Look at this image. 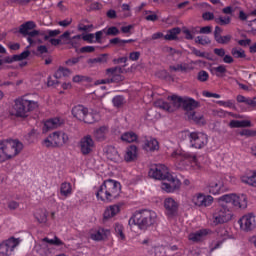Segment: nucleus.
Instances as JSON below:
<instances>
[{
	"mask_svg": "<svg viewBox=\"0 0 256 256\" xmlns=\"http://www.w3.org/2000/svg\"><path fill=\"white\" fill-rule=\"evenodd\" d=\"M123 230H124L123 225L115 224L114 231H115L116 237H118V239H120L121 241H125V233H123Z\"/></svg>",
	"mask_w": 256,
	"mask_h": 256,
	"instance_id": "obj_45",
	"label": "nucleus"
},
{
	"mask_svg": "<svg viewBox=\"0 0 256 256\" xmlns=\"http://www.w3.org/2000/svg\"><path fill=\"white\" fill-rule=\"evenodd\" d=\"M206 189L211 195H221V193L227 191V187H225L223 181L215 178H210L206 184Z\"/></svg>",
	"mask_w": 256,
	"mask_h": 256,
	"instance_id": "obj_18",
	"label": "nucleus"
},
{
	"mask_svg": "<svg viewBox=\"0 0 256 256\" xmlns=\"http://www.w3.org/2000/svg\"><path fill=\"white\" fill-rule=\"evenodd\" d=\"M190 201L194 207H211L213 205L214 198L211 195H205L202 192H198L191 196Z\"/></svg>",
	"mask_w": 256,
	"mask_h": 256,
	"instance_id": "obj_14",
	"label": "nucleus"
},
{
	"mask_svg": "<svg viewBox=\"0 0 256 256\" xmlns=\"http://www.w3.org/2000/svg\"><path fill=\"white\" fill-rule=\"evenodd\" d=\"M82 36L81 34L75 35L73 37L70 38L69 42H64L65 45H71V47H77L82 40Z\"/></svg>",
	"mask_w": 256,
	"mask_h": 256,
	"instance_id": "obj_43",
	"label": "nucleus"
},
{
	"mask_svg": "<svg viewBox=\"0 0 256 256\" xmlns=\"http://www.w3.org/2000/svg\"><path fill=\"white\" fill-rule=\"evenodd\" d=\"M165 181H169V183H162V189L166 193H175L181 187V182L173 176L172 179H165Z\"/></svg>",
	"mask_w": 256,
	"mask_h": 256,
	"instance_id": "obj_21",
	"label": "nucleus"
},
{
	"mask_svg": "<svg viewBox=\"0 0 256 256\" xmlns=\"http://www.w3.org/2000/svg\"><path fill=\"white\" fill-rule=\"evenodd\" d=\"M72 115L78 121H83L91 125L97 121V113L89 112V109L83 105H76L72 108Z\"/></svg>",
	"mask_w": 256,
	"mask_h": 256,
	"instance_id": "obj_7",
	"label": "nucleus"
},
{
	"mask_svg": "<svg viewBox=\"0 0 256 256\" xmlns=\"http://www.w3.org/2000/svg\"><path fill=\"white\" fill-rule=\"evenodd\" d=\"M171 159L175 164L176 169L183 171L189 169L191 165L197 163V156L183 152L181 150H175L171 154Z\"/></svg>",
	"mask_w": 256,
	"mask_h": 256,
	"instance_id": "obj_5",
	"label": "nucleus"
},
{
	"mask_svg": "<svg viewBox=\"0 0 256 256\" xmlns=\"http://www.w3.org/2000/svg\"><path fill=\"white\" fill-rule=\"evenodd\" d=\"M170 102H165L164 100L156 101V107L167 111L168 113H173V111H177L179 107H183L184 98L179 97L177 95H172L168 97Z\"/></svg>",
	"mask_w": 256,
	"mask_h": 256,
	"instance_id": "obj_8",
	"label": "nucleus"
},
{
	"mask_svg": "<svg viewBox=\"0 0 256 256\" xmlns=\"http://www.w3.org/2000/svg\"><path fill=\"white\" fill-rule=\"evenodd\" d=\"M209 235V229H200L196 232H192L189 234L188 239L193 243H199L205 239Z\"/></svg>",
	"mask_w": 256,
	"mask_h": 256,
	"instance_id": "obj_22",
	"label": "nucleus"
},
{
	"mask_svg": "<svg viewBox=\"0 0 256 256\" xmlns=\"http://www.w3.org/2000/svg\"><path fill=\"white\" fill-rule=\"evenodd\" d=\"M169 69L170 71L187 73V71H191V66L188 63H180L170 66Z\"/></svg>",
	"mask_w": 256,
	"mask_h": 256,
	"instance_id": "obj_31",
	"label": "nucleus"
},
{
	"mask_svg": "<svg viewBox=\"0 0 256 256\" xmlns=\"http://www.w3.org/2000/svg\"><path fill=\"white\" fill-rule=\"evenodd\" d=\"M71 23H73V18H66L64 20L59 21L58 25L60 27H69V25H71Z\"/></svg>",
	"mask_w": 256,
	"mask_h": 256,
	"instance_id": "obj_58",
	"label": "nucleus"
},
{
	"mask_svg": "<svg viewBox=\"0 0 256 256\" xmlns=\"http://www.w3.org/2000/svg\"><path fill=\"white\" fill-rule=\"evenodd\" d=\"M65 63L68 67H73V65H77V63H79V57L70 58Z\"/></svg>",
	"mask_w": 256,
	"mask_h": 256,
	"instance_id": "obj_62",
	"label": "nucleus"
},
{
	"mask_svg": "<svg viewBox=\"0 0 256 256\" xmlns=\"http://www.w3.org/2000/svg\"><path fill=\"white\" fill-rule=\"evenodd\" d=\"M164 213L168 219H173L174 217H177V214L179 213V201L168 197L164 200Z\"/></svg>",
	"mask_w": 256,
	"mask_h": 256,
	"instance_id": "obj_17",
	"label": "nucleus"
},
{
	"mask_svg": "<svg viewBox=\"0 0 256 256\" xmlns=\"http://www.w3.org/2000/svg\"><path fill=\"white\" fill-rule=\"evenodd\" d=\"M47 35L44 34V41H49L50 37H57V35H61V30H47Z\"/></svg>",
	"mask_w": 256,
	"mask_h": 256,
	"instance_id": "obj_50",
	"label": "nucleus"
},
{
	"mask_svg": "<svg viewBox=\"0 0 256 256\" xmlns=\"http://www.w3.org/2000/svg\"><path fill=\"white\" fill-rule=\"evenodd\" d=\"M242 183L256 187V171L251 176H241Z\"/></svg>",
	"mask_w": 256,
	"mask_h": 256,
	"instance_id": "obj_37",
	"label": "nucleus"
},
{
	"mask_svg": "<svg viewBox=\"0 0 256 256\" xmlns=\"http://www.w3.org/2000/svg\"><path fill=\"white\" fill-rule=\"evenodd\" d=\"M241 137H256V130L244 129L240 132Z\"/></svg>",
	"mask_w": 256,
	"mask_h": 256,
	"instance_id": "obj_54",
	"label": "nucleus"
},
{
	"mask_svg": "<svg viewBox=\"0 0 256 256\" xmlns=\"http://www.w3.org/2000/svg\"><path fill=\"white\" fill-rule=\"evenodd\" d=\"M89 63H107V54H102L96 58L89 59Z\"/></svg>",
	"mask_w": 256,
	"mask_h": 256,
	"instance_id": "obj_52",
	"label": "nucleus"
},
{
	"mask_svg": "<svg viewBox=\"0 0 256 256\" xmlns=\"http://www.w3.org/2000/svg\"><path fill=\"white\" fill-rule=\"evenodd\" d=\"M122 141H125V143H135L137 141L138 136L135 132H125L121 135Z\"/></svg>",
	"mask_w": 256,
	"mask_h": 256,
	"instance_id": "obj_36",
	"label": "nucleus"
},
{
	"mask_svg": "<svg viewBox=\"0 0 256 256\" xmlns=\"http://www.w3.org/2000/svg\"><path fill=\"white\" fill-rule=\"evenodd\" d=\"M23 151V143L19 140H4L0 142V163L13 159Z\"/></svg>",
	"mask_w": 256,
	"mask_h": 256,
	"instance_id": "obj_3",
	"label": "nucleus"
},
{
	"mask_svg": "<svg viewBox=\"0 0 256 256\" xmlns=\"http://www.w3.org/2000/svg\"><path fill=\"white\" fill-rule=\"evenodd\" d=\"M112 103L114 107H121L123 103H125V98H123V96H115L112 99Z\"/></svg>",
	"mask_w": 256,
	"mask_h": 256,
	"instance_id": "obj_53",
	"label": "nucleus"
},
{
	"mask_svg": "<svg viewBox=\"0 0 256 256\" xmlns=\"http://www.w3.org/2000/svg\"><path fill=\"white\" fill-rule=\"evenodd\" d=\"M121 211V206L115 204L111 205L104 211V219H112V217H115L119 212Z\"/></svg>",
	"mask_w": 256,
	"mask_h": 256,
	"instance_id": "obj_29",
	"label": "nucleus"
},
{
	"mask_svg": "<svg viewBox=\"0 0 256 256\" xmlns=\"http://www.w3.org/2000/svg\"><path fill=\"white\" fill-rule=\"evenodd\" d=\"M63 123V120L59 117L50 118L44 122L43 133H47V131L51 129H57Z\"/></svg>",
	"mask_w": 256,
	"mask_h": 256,
	"instance_id": "obj_23",
	"label": "nucleus"
},
{
	"mask_svg": "<svg viewBox=\"0 0 256 256\" xmlns=\"http://www.w3.org/2000/svg\"><path fill=\"white\" fill-rule=\"evenodd\" d=\"M231 55L235 59H245L247 57V55L245 54V50L237 47L232 48Z\"/></svg>",
	"mask_w": 256,
	"mask_h": 256,
	"instance_id": "obj_40",
	"label": "nucleus"
},
{
	"mask_svg": "<svg viewBox=\"0 0 256 256\" xmlns=\"http://www.w3.org/2000/svg\"><path fill=\"white\" fill-rule=\"evenodd\" d=\"M93 25H85L83 23L78 24V31H89V29H92Z\"/></svg>",
	"mask_w": 256,
	"mask_h": 256,
	"instance_id": "obj_64",
	"label": "nucleus"
},
{
	"mask_svg": "<svg viewBox=\"0 0 256 256\" xmlns=\"http://www.w3.org/2000/svg\"><path fill=\"white\" fill-rule=\"evenodd\" d=\"M139 57H141V52L134 51L129 54L130 61H139Z\"/></svg>",
	"mask_w": 256,
	"mask_h": 256,
	"instance_id": "obj_59",
	"label": "nucleus"
},
{
	"mask_svg": "<svg viewBox=\"0 0 256 256\" xmlns=\"http://www.w3.org/2000/svg\"><path fill=\"white\" fill-rule=\"evenodd\" d=\"M220 201H223L224 203H231L238 209H247V195L245 194H225L220 197Z\"/></svg>",
	"mask_w": 256,
	"mask_h": 256,
	"instance_id": "obj_10",
	"label": "nucleus"
},
{
	"mask_svg": "<svg viewBox=\"0 0 256 256\" xmlns=\"http://www.w3.org/2000/svg\"><path fill=\"white\" fill-rule=\"evenodd\" d=\"M232 39H233V36L231 34H228L225 36L218 37L216 42L219 43L220 45H227V43H230Z\"/></svg>",
	"mask_w": 256,
	"mask_h": 256,
	"instance_id": "obj_48",
	"label": "nucleus"
},
{
	"mask_svg": "<svg viewBox=\"0 0 256 256\" xmlns=\"http://www.w3.org/2000/svg\"><path fill=\"white\" fill-rule=\"evenodd\" d=\"M149 176L153 179L165 181V179H173V175L169 173V168L165 164H156L149 170Z\"/></svg>",
	"mask_w": 256,
	"mask_h": 256,
	"instance_id": "obj_13",
	"label": "nucleus"
},
{
	"mask_svg": "<svg viewBox=\"0 0 256 256\" xmlns=\"http://www.w3.org/2000/svg\"><path fill=\"white\" fill-rule=\"evenodd\" d=\"M147 13H151L150 15H147ZM146 21H152L153 23L155 21H158L159 20V16H157V14L153 13L152 11H146Z\"/></svg>",
	"mask_w": 256,
	"mask_h": 256,
	"instance_id": "obj_55",
	"label": "nucleus"
},
{
	"mask_svg": "<svg viewBox=\"0 0 256 256\" xmlns=\"http://www.w3.org/2000/svg\"><path fill=\"white\" fill-rule=\"evenodd\" d=\"M107 133H109V127L101 126L94 130L93 135L96 141H105V139H107Z\"/></svg>",
	"mask_w": 256,
	"mask_h": 256,
	"instance_id": "obj_26",
	"label": "nucleus"
},
{
	"mask_svg": "<svg viewBox=\"0 0 256 256\" xmlns=\"http://www.w3.org/2000/svg\"><path fill=\"white\" fill-rule=\"evenodd\" d=\"M83 41H87V43H95V34H86L82 36Z\"/></svg>",
	"mask_w": 256,
	"mask_h": 256,
	"instance_id": "obj_60",
	"label": "nucleus"
},
{
	"mask_svg": "<svg viewBox=\"0 0 256 256\" xmlns=\"http://www.w3.org/2000/svg\"><path fill=\"white\" fill-rule=\"evenodd\" d=\"M111 235V231L106 228H98L90 231L92 241H105Z\"/></svg>",
	"mask_w": 256,
	"mask_h": 256,
	"instance_id": "obj_20",
	"label": "nucleus"
},
{
	"mask_svg": "<svg viewBox=\"0 0 256 256\" xmlns=\"http://www.w3.org/2000/svg\"><path fill=\"white\" fill-rule=\"evenodd\" d=\"M202 18L204 21H213V19H215V14L212 12H205L202 14Z\"/></svg>",
	"mask_w": 256,
	"mask_h": 256,
	"instance_id": "obj_61",
	"label": "nucleus"
},
{
	"mask_svg": "<svg viewBox=\"0 0 256 256\" xmlns=\"http://www.w3.org/2000/svg\"><path fill=\"white\" fill-rule=\"evenodd\" d=\"M181 33V28L176 27L168 30V33L164 36L166 41H175L177 39V35Z\"/></svg>",
	"mask_w": 256,
	"mask_h": 256,
	"instance_id": "obj_35",
	"label": "nucleus"
},
{
	"mask_svg": "<svg viewBox=\"0 0 256 256\" xmlns=\"http://www.w3.org/2000/svg\"><path fill=\"white\" fill-rule=\"evenodd\" d=\"M238 224L241 231L249 233L256 228V216L253 213L245 214L238 220Z\"/></svg>",
	"mask_w": 256,
	"mask_h": 256,
	"instance_id": "obj_16",
	"label": "nucleus"
},
{
	"mask_svg": "<svg viewBox=\"0 0 256 256\" xmlns=\"http://www.w3.org/2000/svg\"><path fill=\"white\" fill-rule=\"evenodd\" d=\"M202 95L203 97H208V98L213 97L214 99H221L220 94L209 92V91H203Z\"/></svg>",
	"mask_w": 256,
	"mask_h": 256,
	"instance_id": "obj_57",
	"label": "nucleus"
},
{
	"mask_svg": "<svg viewBox=\"0 0 256 256\" xmlns=\"http://www.w3.org/2000/svg\"><path fill=\"white\" fill-rule=\"evenodd\" d=\"M51 245H55L56 247H61L63 245V241L55 236L53 239H49L48 237L43 238L40 241V247L44 251V255H51L52 249Z\"/></svg>",
	"mask_w": 256,
	"mask_h": 256,
	"instance_id": "obj_19",
	"label": "nucleus"
},
{
	"mask_svg": "<svg viewBox=\"0 0 256 256\" xmlns=\"http://www.w3.org/2000/svg\"><path fill=\"white\" fill-rule=\"evenodd\" d=\"M69 141V136L65 132H53L43 141L45 147H61Z\"/></svg>",
	"mask_w": 256,
	"mask_h": 256,
	"instance_id": "obj_9",
	"label": "nucleus"
},
{
	"mask_svg": "<svg viewBox=\"0 0 256 256\" xmlns=\"http://www.w3.org/2000/svg\"><path fill=\"white\" fill-rule=\"evenodd\" d=\"M37 27V24L33 21H27L20 25L19 27V33L20 35H23V37H27L29 35V31L35 29Z\"/></svg>",
	"mask_w": 256,
	"mask_h": 256,
	"instance_id": "obj_27",
	"label": "nucleus"
},
{
	"mask_svg": "<svg viewBox=\"0 0 256 256\" xmlns=\"http://www.w3.org/2000/svg\"><path fill=\"white\" fill-rule=\"evenodd\" d=\"M198 105L199 103L193 98H184L182 102V107L187 113L194 112V109H197Z\"/></svg>",
	"mask_w": 256,
	"mask_h": 256,
	"instance_id": "obj_25",
	"label": "nucleus"
},
{
	"mask_svg": "<svg viewBox=\"0 0 256 256\" xmlns=\"http://www.w3.org/2000/svg\"><path fill=\"white\" fill-rule=\"evenodd\" d=\"M60 193L62 197H69L73 193V188L71 187V183L63 182L60 186Z\"/></svg>",
	"mask_w": 256,
	"mask_h": 256,
	"instance_id": "obj_32",
	"label": "nucleus"
},
{
	"mask_svg": "<svg viewBox=\"0 0 256 256\" xmlns=\"http://www.w3.org/2000/svg\"><path fill=\"white\" fill-rule=\"evenodd\" d=\"M212 71H214L216 77H223L227 73V67L225 65H219L218 67L212 68Z\"/></svg>",
	"mask_w": 256,
	"mask_h": 256,
	"instance_id": "obj_46",
	"label": "nucleus"
},
{
	"mask_svg": "<svg viewBox=\"0 0 256 256\" xmlns=\"http://www.w3.org/2000/svg\"><path fill=\"white\" fill-rule=\"evenodd\" d=\"M137 146L131 145L127 148L124 159L127 163H131V161H135L137 159Z\"/></svg>",
	"mask_w": 256,
	"mask_h": 256,
	"instance_id": "obj_28",
	"label": "nucleus"
},
{
	"mask_svg": "<svg viewBox=\"0 0 256 256\" xmlns=\"http://www.w3.org/2000/svg\"><path fill=\"white\" fill-rule=\"evenodd\" d=\"M195 43H198L199 45H209L211 43V39L207 36H197Z\"/></svg>",
	"mask_w": 256,
	"mask_h": 256,
	"instance_id": "obj_51",
	"label": "nucleus"
},
{
	"mask_svg": "<svg viewBox=\"0 0 256 256\" xmlns=\"http://www.w3.org/2000/svg\"><path fill=\"white\" fill-rule=\"evenodd\" d=\"M31 55V51L25 50L20 54H15L12 57L6 58V63H15V61H24Z\"/></svg>",
	"mask_w": 256,
	"mask_h": 256,
	"instance_id": "obj_30",
	"label": "nucleus"
},
{
	"mask_svg": "<svg viewBox=\"0 0 256 256\" xmlns=\"http://www.w3.org/2000/svg\"><path fill=\"white\" fill-rule=\"evenodd\" d=\"M35 219L38 223L45 224L47 223V210L39 209L34 214Z\"/></svg>",
	"mask_w": 256,
	"mask_h": 256,
	"instance_id": "obj_34",
	"label": "nucleus"
},
{
	"mask_svg": "<svg viewBox=\"0 0 256 256\" xmlns=\"http://www.w3.org/2000/svg\"><path fill=\"white\" fill-rule=\"evenodd\" d=\"M143 149L147 152L159 151V141L153 137L146 138L143 144Z\"/></svg>",
	"mask_w": 256,
	"mask_h": 256,
	"instance_id": "obj_24",
	"label": "nucleus"
},
{
	"mask_svg": "<svg viewBox=\"0 0 256 256\" xmlns=\"http://www.w3.org/2000/svg\"><path fill=\"white\" fill-rule=\"evenodd\" d=\"M216 104L219 105L220 107H225L227 109H233L235 107L234 100H228V101L218 100L216 101Z\"/></svg>",
	"mask_w": 256,
	"mask_h": 256,
	"instance_id": "obj_47",
	"label": "nucleus"
},
{
	"mask_svg": "<svg viewBox=\"0 0 256 256\" xmlns=\"http://www.w3.org/2000/svg\"><path fill=\"white\" fill-rule=\"evenodd\" d=\"M197 79L200 83H205L206 81H209V73L205 70H201L198 72Z\"/></svg>",
	"mask_w": 256,
	"mask_h": 256,
	"instance_id": "obj_49",
	"label": "nucleus"
},
{
	"mask_svg": "<svg viewBox=\"0 0 256 256\" xmlns=\"http://www.w3.org/2000/svg\"><path fill=\"white\" fill-rule=\"evenodd\" d=\"M215 23L217 25L225 26L231 24V17L230 16H219L215 18Z\"/></svg>",
	"mask_w": 256,
	"mask_h": 256,
	"instance_id": "obj_44",
	"label": "nucleus"
},
{
	"mask_svg": "<svg viewBox=\"0 0 256 256\" xmlns=\"http://www.w3.org/2000/svg\"><path fill=\"white\" fill-rule=\"evenodd\" d=\"M38 35H45V32H41L39 30H32L27 34V42L29 43V46H27V49H29V47H31V45H35V41L33 40V38L38 37Z\"/></svg>",
	"mask_w": 256,
	"mask_h": 256,
	"instance_id": "obj_33",
	"label": "nucleus"
},
{
	"mask_svg": "<svg viewBox=\"0 0 256 256\" xmlns=\"http://www.w3.org/2000/svg\"><path fill=\"white\" fill-rule=\"evenodd\" d=\"M119 193H121V183L109 179L99 187L96 197L100 201H113L119 197Z\"/></svg>",
	"mask_w": 256,
	"mask_h": 256,
	"instance_id": "obj_2",
	"label": "nucleus"
},
{
	"mask_svg": "<svg viewBox=\"0 0 256 256\" xmlns=\"http://www.w3.org/2000/svg\"><path fill=\"white\" fill-rule=\"evenodd\" d=\"M78 147L82 155H91V153L95 151V140H93L91 135L87 134L80 139Z\"/></svg>",
	"mask_w": 256,
	"mask_h": 256,
	"instance_id": "obj_15",
	"label": "nucleus"
},
{
	"mask_svg": "<svg viewBox=\"0 0 256 256\" xmlns=\"http://www.w3.org/2000/svg\"><path fill=\"white\" fill-rule=\"evenodd\" d=\"M187 117L190 121H194V123H203V115L197 114L194 112H187Z\"/></svg>",
	"mask_w": 256,
	"mask_h": 256,
	"instance_id": "obj_41",
	"label": "nucleus"
},
{
	"mask_svg": "<svg viewBox=\"0 0 256 256\" xmlns=\"http://www.w3.org/2000/svg\"><path fill=\"white\" fill-rule=\"evenodd\" d=\"M188 138L192 149H203L209 143V137L203 132H191Z\"/></svg>",
	"mask_w": 256,
	"mask_h": 256,
	"instance_id": "obj_12",
	"label": "nucleus"
},
{
	"mask_svg": "<svg viewBox=\"0 0 256 256\" xmlns=\"http://www.w3.org/2000/svg\"><path fill=\"white\" fill-rule=\"evenodd\" d=\"M233 219V211L230 210L227 204H222L212 214V225L213 227H217V225H223L225 223H229Z\"/></svg>",
	"mask_w": 256,
	"mask_h": 256,
	"instance_id": "obj_6",
	"label": "nucleus"
},
{
	"mask_svg": "<svg viewBox=\"0 0 256 256\" xmlns=\"http://www.w3.org/2000/svg\"><path fill=\"white\" fill-rule=\"evenodd\" d=\"M70 75L71 70L63 66H60L58 70L55 72L54 77H56V79H61V77H69Z\"/></svg>",
	"mask_w": 256,
	"mask_h": 256,
	"instance_id": "obj_39",
	"label": "nucleus"
},
{
	"mask_svg": "<svg viewBox=\"0 0 256 256\" xmlns=\"http://www.w3.org/2000/svg\"><path fill=\"white\" fill-rule=\"evenodd\" d=\"M60 40L64 41V43H69V41H71V32L65 31L63 34L60 35Z\"/></svg>",
	"mask_w": 256,
	"mask_h": 256,
	"instance_id": "obj_56",
	"label": "nucleus"
},
{
	"mask_svg": "<svg viewBox=\"0 0 256 256\" xmlns=\"http://www.w3.org/2000/svg\"><path fill=\"white\" fill-rule=\"evenodd\" d=\"M33 97H35V94H27L15 99L11 115L25 119L29 113L39 109V102L33 100Z\"/></svg>",
	"mask_w": 256,
	"mask_h": 256,
	"instance_id": "obj_1",
	"label": "nucleus"
},
{
	"mask_svg": "<svg viewBox=\"0 0 256 256\" xmlns=\"http://www.w3.org/2000/svg\"><path fill=\"white\" fill-rule=\"evenodd\" d=\"M256 98L254 99H251V98H247L243 95H238L236 97V100L238 103H245V105H249L250 107H256V101H255Z\"/></svg>",
	"mask_w": 256,
	"mask_h": 256,
	"instance_id": "obj_38",
	"label": "nucleus"
},
{
	"mask_svg": "<svg viewBox=\"0 0 256 256\" xmlns=\"http://www.w3.org/2000/svg\"><path fill=\"white\" fill-rule=\"evenodd\" d=\"M156 217L157 215L155 212L151 210H140L134 213V215L129 219L128 224L130 227L137 225V227L143 230L147 229V227H150V225H153V223H155Z\"/></svg>",
	"mask_w": 256,
	"mask_h": 256,
	"instance_id": "obj_4",
	"label": "nucleus"
},
{
	"mask_svg": "<svg viewBox=\"0 0 256 256\" xmlns=\"http://www.w3.org/2000/svg\"><path fill=\"white\" fill-rule=\"evenodd\" d=\"M105 35L111 36V37H117L121 33L119 28L116 26H110L108 28L103 29Z\"/></svg>",
	"mask_w": 256,
	"mask_h": 256,
	"instance_id": "obj_42",
	"label": "nucleus"
},
{
	"mask_svg": "<svg viewBox=\"0 0 256 256\" xmlns=\"http://www.w3.org/2000/svg\"><path fill=\"white\" fill-rule=\"evenodd\" d=\"M95 52L94 46H83L80 48V53H93Z\"/></svg>",
	"mask_w": 256,
	"mask_h": 256,
	"instance_id": "obj_63",
	"label": "nucleus"
},
{
	"mask_svg": "<svg viewBox=\"0 0 256 256\" xmlns=\"http://www.w3.org/2000/svg\"><path fill=\"white\" fill-rule=\"evenodd\" d=\"M21 238L10 237L0 243V255L11 256L21 244Z\"/></svg>",
	"mask_w": 256,
	"mask_h": 256,
	"instance_id": "obj_11",
	"label": "nucleus"
}]
</instances>
